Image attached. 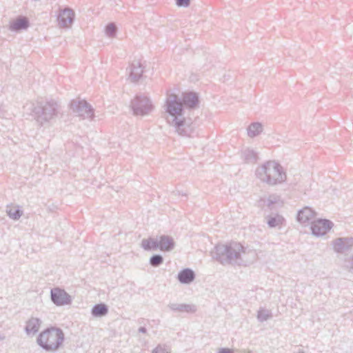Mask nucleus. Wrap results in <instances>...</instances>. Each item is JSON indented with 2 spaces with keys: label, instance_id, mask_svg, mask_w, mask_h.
<instances>
[{
  "label": "nucleus",
  "instance_id": "nucleus-9",
  "mask_svg": "<svg viewBox=\"0 0 353 353\" xmlns=\"http://www.w3.org/2000/svg\"><path fill=\"white\" fill-rule=\"evenodd\" d=\"M333 227V223L328 219H318L312 221L310 229L312 234L316 236H323Z\"/></svg>",
  "mask_w": 353,
  "mask_h": 353
},
{
  "label": "nucleus",
  "instance_id": "nucleus-4",
  "mask_svg": "<svg viewBox=\"0 0 353 353\" xmlns=\"http://www.w3.org/2000/svg\"><path fill=\"white\" fill-rule=\"evenodd\" d=\"M64 339L65 335L61 328L50 327L39 334L37 341L38 345L46 351L52 352L59 349Z\"/></svg>",
  "mask_w": 353,
  "mask_h": 353
},
{
  "label": "nucleus",
  "instance_id": "nucleus-32",
  "mask_svg": "<svg viewBox=\"0 0 353 353\" xmlns=\"http://www.w3.org/2000/svg\"><path fill=\"white\" fill-rule=\"evenodd\" d=\"M217 353H234V352L230 348L222 347L219 349Z\"/></svg>",
  "mask_w": 353,
  "mask_h": 353
},
{
  "label": "nucleus",
  "instance_id": "nucleus-3",
  "mask_svg": "<svg viewBox=\"0 0 353 353\" xmlns=\"http://www.w3.org/2000/svg\"><path fill=\"white\" fill-rule=\"evenodd\" d=\"M255 174L262 183L273 186L286 181V173L280 163L268 161L258 167Z\"/></svg>",
  "mask_w": 353,
  "mask_h": 353
},
{
  "label": "nucleus",
  "instance_id": "nucleus-29",
  "mask_svg": "<svg viewBox=\"0 0 353 353\" xmlns=\"http://www.w3.org/2000/svg\"><path fill=\"white\" fill-rule=\"evenodd\" d=\"M105 34L109 37H114L117 32V27L114 23H109L105 28Z\"/></svg>",
  "mask_w": 353,
  "mask_h": 353
},
{
  "label": "nucleus",
  "instance_id": "nucleus-34",
  "mask_svg": "<svg viewBox=\"0 0 353 353\" xmlns=\"http://www.w3.org/2000/svg\"><path fill=\"white\" fill-rule=\"evenodd\" d=\"M352 264L350 266V269L353 270V256H352Z\"/></svg>",
  "mask_w": 353,
  "mask_h": 353
},
{
  "label": "nucleus",
  "instance_id": "nucleus-11",
  "mask_svg": "<svg viewBox=\"0 0 353 353\" xmlns=\"http://www.w3.org/2000/svg\"><path fill=\"white\" fill-rule=\"evenodd\" d=\"M353 246V238L341 237L333 241V248L338 253H344Z\"/></svg>",
  "mask_w": 353,
  "mask_h": 353
},
{
  "label": "nucleus",
  "instance_id": "nucleus-8",
  "mask_svg": "<svg viewBox=\"0 0 353 353\" xmlns=\"http://www.w3.org/2000/svg\"><path fill=\"white\" fill-rule=\"evenodd\" d=\"M50 299L57 306L70 305L72 303L71 296L65 290L58 287L51 289Z\"/></svg>",
  "mask_w": 353,
  "mask_h": 353
},
{
  "label": "nucleus",
  "instance_id": "nucleus-18",
  "mask_svg": "<svg viewBox=\"0 0 353 353\" xmlns=\"http://www.w3.org/2000/svg\"><path fill=\"white\" fill-rule=\"evenodd\" d=\"M194 272L190 268H185L181 270L177 275V279L182 284H190L195 279Z\"/></svg>",
  "mask_w": 353,
  "mask_h": 353
},
{
  "label": "nucleus",
  "instance_id": "nucleus-2",
  "mask_svg": "<svg viewBox=\"0 0 353 353\" xmlns=\"http://www.w3.org/2000/svg\"><path fill=\"white\" fill-rule=\"evenodd\" d=\"M244 247L239 243L217 244L212 252V257L222 265H244L241 255L245 253Z\"/></svg>",
  "mask_w": 353,
  "mask_h": 353
},
{
  "label": "nucleus",
  "instance_id": "nucleus-17",
  "mask_svg": "<svg viewBox=\"0 0 353 353\" xmlns=\"http://www.w3.org/2000/svg\"><path fill=\"white\" fill-rule=\"evenodd\" d=\"M316 212L309 207H305L298 212L296 219L301 223H309L314 218Z\"/></svg>",
  "mask_w": 353,
  "mask_h": 353
},
{
  "label": "nucleus",
  "instance_id": "nucleus-24",
  "mask_svg": "<svg viewBox=\"0 0 353 353\" xmlns=\"http://www.w3.org/2000/svg\"><path fill=\"white\" fill-rule=\"evenodd\" d=\"M7 215L12 220L17 221L20 219L23 214V211L20 210L19 206H9L6 207Z\"/></svg>",
  "mask_w": 353,
  "mask_h": 353
},
{
  "label": "nucleus",
  "instance_id": "nucleus-21",
  "mask_svg": "<svg viewBox=\"0 0 353 353\" xmlns=\"http://www.w3.org/2000/svg\"><path fill=\"white\" fill-rule=\"evenodd\" d=\"M267 224L269 228H281L285 221V219L283 217V216L275 214L274 215H268L265 217Z\"/></svg>",
  "mask_w": 353,
  "mask_h": 353
},
{
  "label": "nucleus",
  "instance_id": "nucleus-20",
  "mask_svg": "<svg viewBox=\"0 0 353 353\" xmlns=\"http://www.w3.org/2000/svg\"><path fill=\"white\" fill-rule=\"evenodd\" d=\"M41 321L38 318L32 317L27 322L25 327V331L27 334H36L40 327Z\"/></svg>",
  "mask_w": 353,
  "mask_h": 353
},
{
  "label": "nucleus",
  "instance_id": "nucleus-23",
  "mask_svg": "<svg viewBox=\"0 0 353 353\" xmlns=\"http://www.w3.org/2000/svg\"><path fill=\"white\" fill-rule=\"evenodd\" d=\"M108 313V307L105 303H98L94 305L91 310V314L94 317H101Z\"/></svg>",
  "mask_w": 353,
  "mask_h": 353
},
{
  "label": "nucleus",
  "instance_id": "nucleus-1",
  "mask_svg": "<svg viewBox=\"0 0 353 353\" xmlns=\"http://www.w3.org/2000/svg\"><path fill=\"white\" fill-rule=\"evenodd\" d=\"M164 108L168 114L166 119L169 125L174 127L179 135L190 136L192 128L184 117V107L179 96L168 94Z\"/></svg>",
  "mask_w": 353,
  "mask_h": 353
},
{
  "label": "nucleus",
  "instance_id": "nucleus-27",
  "mask_svg": "<svg viewBox=\"0 0 353 353\" xmlns=\"http://www.w3.org/2000/svg\"><path fill=\"white\" fill-rule=\"evenodd\" d=\"M272 317V312L270 310H267L261 307L258 310L257 319L259 322H264Z\"/></svg>",
  "mask_w": 353,
  "mask_h": 353
},
{
  "label": "nucleus",
  "instance_id": "nucleus-33",
  "mask_svg": "<svg viewBox=\"0 0 353 353\" xmlns=\"http://www.w3.org/2000/svg\"><path fill=\"white\" fill-rule=\"evenodd\" d=\"M139 332L145 334L147 332V329L145 327H140L139 328Z\"/></svg>",
  "mask_w": 353,
  "mask_h": 353
},
{
  "label": "nucleus",
  "instance_id": "nucleus-26",
  "mask_svg": "<svg viewBox=\"0 0 353 353\" xmlns=\"http://www.w3.org/2000/svg\"><path fill=\"white\" fill-rule=\"evenodd\" d=\"M263 130V125L259 122L251 123L248 128V135L251 137L258 136Z\"/></svg>",
  "mask_w": 353,
  "mask_h": 353
},
{
  "label": "nucleus",
  "instance_id": "nucleus-25",
  "mask_svg": "<svg viewBox=\"0 0 353 353\" xmlns=\"http://www.w3.org/2000/svg\"><path fill=\"white\" fill-rule=\"evenodd\" d=\"M242 157L247 163H254L258 159L257 153L248 148L242 152Z\"/></svg>",
  "mask_w": 353,
  "mask_h": 353
},
{
  "label": "nucleus",
  "instance_id": "nucleus-31",
  "mask_svg": "<svg viewBox=\"0 0 353 353\" xmlns=\"http://www.w3.org/2000/svg\"><path fill=\"white\" fill-rule=\"evenodd\" d=\"M190 3V0H176V4L179 7L187 8Z\"/></svg>",
  "mask_w": 353,
  "mask_h": 353
},
{
  "label": "nucleus",
  "instance_id": "nucleus-22",
  "mask_svg": "<svg viewBox=\"0 0 353 353\" xmlns=\"http://www.w3.org/2000/svg\"><path fill=\"white\" fill-rule=\"evenodd\" d=\"M141 246L147 251L159 250L158 237L143 239L141 241Z\"/></svg>",
  "mask_w": 353,
  "mask_h": 353
},
{
  "label": "nucleus",
  "instance_id": "nucleus-5",
  "mask_svg": "<svg viewBox=\"0 0 353 353\" xmlns=\"http://www.w3.org/2000/svg\"><path fill=\"white\" fill-rule=\"evenodd\" d=\"M59 105L53 100L39 102L33 110L34 119L39 125L43 126L50 123L58 114Z\"/></svg>",
  "mask_w": 353,
  "mask_h": 353
},
{
  "label": "nucleus",
  "instance_id": "nucleus-12",
  "mask_svg": "<svg viewBox=\"0 0 353 353\" xmlns=\"http://www.w3.org/2000/svg\"><path fill=\"white\" fill-rule=\"evenodd\" d=\"M74 20V12L69 8L61 10L58 15L59 25L61 27H68Z\"/></svg>",
  "mask_w": 353,
  "mask_h": 353
},
{
  "label": "nucleus",
  "instance_id": "nucleus-28",
  "mask_svg": "<svg viewBox=\"0 0 353 353\" xmlns=\"http://www.w3.org/2000/svg\"><path fill=\"white\" fill-rule=\"evenodd\" d=\"M164 259L163 257L159 254H153L149 261V263L152 267L157 268L163 263Z\"/></svg>",
  "mask_w": 353,
  "mask_h": 353
},
{
  "label": "nucleus",
  "instance_id": "nucleus-7",
  "mask_svg": "<svg viewBox=\"0 0 353 353\" xmlns=\"http://www.w3.org/2000/svg\"><path fill=\"white\" fill-rule=\"evenodd\" d=\"M70 108L74 113L83 119H92L94 117V109L85 100H72Z\"/></svg>",
  "mask_w": 353,
  "mask_h": 353
},
{
  "label": "nucleus",
  "instance_id": "nucleus-16",
  "mask_svg": "<svg viewBox=\"0 0 353 353\" xmlns=\"http://www.w3.org/2000/svg\"><path fill=\"white\" fill-rule=\"evenodd\" d=\"M143 68L139 61H133L130 65L129 77L132 82H137L143 75Z\"/></svg>",
  "mask_w": 353,
  "mask_h": 353
},
{
  "label": "nucleus",
  "instance_id": "nucleus-14",
  "mask_svg": "<svg viewBox=\"0 0 353 353\" xmlns=\"http://www.w3.org/2000/svg\"><path fill=\"white\" fill-rule=\"evenodd\" d=\"M30 26L29 20L26 17L19 16L15 20L11 21L9 30L12 32H19L26 30Z\"/></svg>",
  "mask_w": 353,
  "mask_h": 353
},
{
  "label": "nucleus",
  "instance_id": "nucleus-19",
  "mask_svg": "<svg viewBox=\"0 0 353 353\" xmlns=\"http://www.w3.org/2000/svg\"><path fill=\"white\" fill-rule=\"evenodd\" d=\"M168 307L174 312L194 313L196 311V306L194 304L185 303H170Z\"/></svg>",
  "mask_w": 353,
  "mask_h": 353
},
{
  "label": "nucleus",
  "instance_id": "nucleus-10",
  "mask_svg": "<svg viewBox=\"0 0 353 353\" xmlns=\"http://www.w3.org/2000/svg\"><path fill=\"white\" fill-rule=\"evenodd\" d=\"M180 99L183 107H186L188 109H195L199 106V97L194 92H183Z\"/></svg>",
  "mask_w": 353,
  "mask_h": 353
},
{
  "label": "nucleus",
  "instance_id": "nucleus-30",
  "mask_svg": "<svg viewBox=\"0 0 353 353\" xmlns=\"http://www.w3.org/2000/svg\"><path fill=\"white\" fill-rule=\"evenodd\" d=\"M152 353H170V350L165 345H158L152 351Z\"/></svg>",
  "mask_w": 353,
  "mask_h": 353
},
{
  "label": "nucleus",
  "instance_id": "nucleus-13",
  "mask_svg": "<svg viewBox=\"0 0 353 353\" xmlns=\"http://www.w3.org/2000/svg\"><path fill=\"white\" fill-rule=\"evenodd\" d=\"M282 204L281 196L276 194H270L268 198H262L259 201V205L262 208H267L270 210L274 209L276 205H281Z\"/></svg>",
  "mask_w": 353,
  "mask_h": 353
},
{
  "label": "nucleus",
  "instance_id": "nucleus-15",
  "mask_svg": "<svg viewBox=\"0 0 353 353\" xmlns=\"http://www.w3.org/2000/svg\"><path fill=\"white\" fill-rule=\"evenodd\" d=\"M159 250L162 252H170L175 247L174 239L168 235H161L158 237Z\"/></svg>",
  "mask_w": 353,
  "mask_h": 353
},
{
  "label": "nucleus",
  "instance_id": "nucleus-6",
  "mask_svg": "<svg viewBox=\"0 0 353 353\" xmlns=\"http://www.w3.org/2000/svg\"><path fill=\"white\" fill-rule=\"evenodd\" d=\"M130 107L136 116H145L152 112L154 105L146 96L137 94L131 100Z\"/></svg>",
  "mask_w": 353,
  "mask_h": 353
}]
</instances>
